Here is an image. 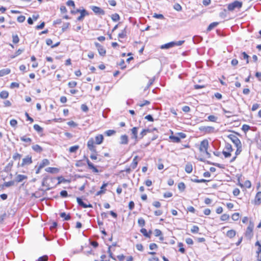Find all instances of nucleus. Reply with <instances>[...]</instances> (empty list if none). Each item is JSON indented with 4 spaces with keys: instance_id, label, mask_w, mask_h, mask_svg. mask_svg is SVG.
Returning a JSON list of instances; mask_svg holds the SVG:
<instances>
[{
    "instance_id": "4",
    "label": "nucleus",
    "mask_w": 261,
    "mask_h": 261,
    "mask_svg": "<svg viewBox=\"0 0 261 261\" xmlns=\"http://www.w3.org/2000/svg\"><path fill=\"white\" fill-rule=\"evenodd\" d=\"M199 129L200 131L207 134L216 133L217 132L214 127L210 126H201L199 127Z\"/></svg>"
},
{
    "instance_id": "17",
    "label": "nucleus",
    "mask_w": 261,
    "mask_h": 261,
    "mask_svg": "<svg viewBox=\"0 0 261 261\" xmlns=\"http://www.w3.org/2000/svg\"><path fill=\"white\" fill-rule=\"evenodd\" d=\"M151 132V130L149 129H144L140 133L139 135L138 136V139H141L143 138V137L145 136L147 133Z\"/></svg>"
},
{
    "instance_id": "21",
    "label": "nucleus",
    "mask_w": 261,
    "mask_h": 261,
    "mask_svg": "<svg viewBox=\"0 0 261 261\" xmlns=\"http://www.w3.org/2000/svg\"><path fill=\"white\" fill-rule=\"evenodd\" d=\"M138 156H135L133 159L132 164H130V168H132L133 169H135L138 165Z\"/></svg>"
},
{
    "instance_id": "8",
    "label": "nucleus",
    "mask_w": 261,
    "mask_h": 261,
    "mask_svg": "<svg viewBox=\"0 0 261 261\" xmlns=\"http://www.w3.org/2000/svg\"><path fill=\"white\" fill-rule=\"evenodd\" d=\"M95 45L97 48L99 54L102 56H105L106 50L105 48L98 42H95Z\"/></svg>"
},
{
    "instance_id": "5",
    "label": "nucleus",
    "mask_w": 261,
    "mask_h": 261,
    "mask_svg": "<svg viewBox=\"0 0 261 261\" xmlns=\"http://www.w3.org/2000/svg\"><path fill=\"white\" fill-rule=\"evenodd\" d=\"M227 137L233 142L236 146L242 145L241 141L236 135L230 134L228 135Z\"/></svg>"
},
{
    "instance_id": "41",
    "label": "nucleus",
    "mask_w": 261,
    "mask_h": 261,
    "mask_svg": "<svg viewBox=\"0 0 261 261\" xmlns=\"http://www.w3.org/2000/svg\"><path fill=\"white\" fill-rule=\"evenodd\" d=\"M116 133V131L112 129H109L108 130H106L105 132V135H106L107 136H111L113 135H114Z\"/></svg>"
},
{
    "instance_id": "6",
    "label": "nucleus",
    "mask_w": 261,
    "mask_h": 261,
    "mask_svg": "<svg viewBox=\"0 0 261 261\" xmlns=\"http://www.w3.org/2000/svg\"><path fill=\"white\" fill-rule=\"evenodd\" d=\"M88 148L94 153H97L95 146L94 145V141L92 138H91L87 142Z\"/></svg>"
},
{
    "instance_id": "35",
    "label": "nucleus",
    "mask_w": 261,
    "mask_h": 261,
    "mask_svg": "<svg viewBox=\"0 0 261 261\" xmlns=\"http://www.w3.org/2000/svg\"><path fill=\"white\" fill-rule=\"evenodd\" d=\"M218 24V22H214L213 23H211L208 27L207 28V31H211L213 28L216 27Z\"/></svg>"
},
{
    "instance_id": "55",
    "label": "nucleus",
    "mask_w": 261,
    "mask_h": 261,
    "mask_svg": "<svg viewBox=\"0 0 261 261\" xmlns=\"http://www.w3.org/2000/svg\"><path fill=\"white\" fill-rule=\"evenodd\" d=\"M173 8L175 10H176L177 11H180L182 9L181 6L178 3L175 4L174 5Z\"/></svg>"
},
{
    "instance_id": "32",
    "label": "nucleus",
    "mask_w": 261,
    "mask_h": 261,
    "mask_svg": "<svg viewBox=\"0 0 261 261\" xmlns=\"http://www.w3.org/2000/svg\"><path fill=\"white\" fill-rule=\"evenodd\" d=\"M45 171L49 173H55L58 171V169L54 167H48L45 169Z\"/></svg>"
},
{
    "instance_id": "16",
    "label": "nucleus",
    "mask_w": 261,
    "mask_h": 261,
    "mask_svg": "<svg viewBox=\"0 0 261 261\" xmlns=\"http://www.w3.org/2000/svg\"><path fill=\"white\" fill-rule=\"evenodd\" d=\"M140 232L146 238H150V234L152 232L151 230H149V232H147V230L145 228H142L140 230Z\"/></svg>"
},
{
    "instance_id": "40",
    "label": "nucleus",
    "mask_w": 261,
    "mask_h": 261,
    "mask_svg": "<svg viewBox=\"0 0 261 261\" xmlns=\"http://www.w3.org/2000/svg\"><path fill=\"white\" fill-rule=\"evenodd\" d=\"M202 40V38L200 36H194L193 37V42L194 43H198Z\"/></svg>"
},
{
    "instance_id": "63",
    "label": "nucleus",
    "mask_w": 261,
    "mask_h": 261,
    "mask_svg": "<svg viewBox=\"0 0 261 261\" xmlns=\"http://www.w3.org/2000/svg\"><path fill=\"white\" fill-rule=\"evenodd\" d=\"M21 154L18 153H15L13 156V159L14 160H17V159H20L21 158Z\"/></svg>"
},
{
    "instance_id": "11",
    "label": "nucleus",
    "mask_w": 261,
    "mask_h": 261,
    "mask_svg": "<svg viewBox=\"0 0 261 261\" xmlns=\"http://www.w3.org/2000/svg\"><path fill=\"white\" fill-rule=\"evenodd\" d=\"M32 163V157L28 155L25 158L22 159V162L21 163V166L22 167L24 166L25 165H30Z\"/></svg>"
},
{
    "instance_id": "7",
    "label": "nucleus",
    "mask_w": 261,
    "mask_h": 261,
    "mask_svg": "<svg viewBox=\"0 0 261 261\" xmlns=\"http://www.w3.org/2000/svg\"><path fill=\"white\" fill-rule=\"evenodd\" d=\"M91 9L97 15H103L105 14V11L99 7L92 6Z\"/></svg>"
},
{
    "instance_id": "27",
    "label": "nucleus",
    "mask_w": 261,
    "mask_h": 261,
    "mask_svg": "<svg viewBox=\"0 0 261 261\" xmlns=\"http://www.w3.org/2000/svg\"><path fill=\"white\" fill-rule=\"evenodd\" d=\"M13 165V163L12 161L9 162L7 166L5 167L4 171L6 172H9Z\"/></svg>"
},
{
    "instance_id": "28",
    "label": "nucleus",
    "mask_w": 261,
    "mask_h": 261,
    "mask_svg": "<svg viewBox=\"0 0 261 261\" xmlns=\"http://www.w3.org/2000/svg\"><path fill=\"white\" fill-rule=\"evenodd\" d=\"M10 72V69L8 68L3 69L0 70V76L8 74Z\"/></svg>"
},
{
    "instance_id": "15",
    "label": "nucleus",
    "mask_w": 261,
    "mask_h": 261,
    "mask_svg": "<svg viewBox=\"0 0 261 261\" xmlns=\"http://www.w3.org/2000/svg\"><path fill=\"white\" fill-rule=\"evenodd\" d=\"M255 203L256 204L261 203V192H258L255 197Z\"/></svg>"
},
{
    "instance_id": "58",
    "label": "nucleus",
    "mask_w": 261,
    "mask_h": 261,
    "mask_svg": "<svg viewBox=\"0 0 261 261\" xmlns=\"http://www.w3.org/2000/svg\"><path fill=\"white\" fill-rule=\"evenodd\" d=\"M48 260V256L47 255H43L38 258V261H47Z\"/></svg>"
},
{
    "instance_id": "47",
    "label": "nucleus",
    "mask_w": 261,
    "mask_h": 261,
    "mask_svg": "<svg viewBox=\"0 0 261 261\" xmlns=\"http://www.w3.org/2000/svg\"><path fill=\"white\" fill-rule=\"evenodd\" d=\"M240 217V214L239 213H235L232 214L231 218L233 221H237L239 220Z\"/></svg>"
},
{
    "instance_id": "10",
    "label": "nucleus",
    "mask_w": 261,
    "mask_h": 261,
    "mask_svg": "<svg viewBox=\"0 0 261 261\" xmlns=\"http://www.w3.org/2000/svg\"><path fill=\"white\" fill-rule=\"evenodd\" d=\"M84 157L86 160V162L88 166V168L92 170L93 172L98 173L99 172L98 170L94 166V165L89 161L87 158H86L85 156Z\"/></svg>"
},
{
    "instance_id": "61",
    "label": "nucleus",
    "mask_w": 261,
    "mask_h": 261,
    "mask_svg": "<svg viewBox=\"0 0 261 261\" xmlns=\"http://www.w3.org/2000/svg\"><path fill=\"white\" fill-rule=\"evenodd\" d=\"M158 248V246L155 243H151L149 245V249L150 250H155Z\"/></svg>"
},
{
    "instance_id": "54",
    "label": "nucleus",
    "mask_w": 261,
    "mask_h": 261,
    "mask_svg": "<svg viewBox=\"0 0 261 261\" xmlns=\"http://www.w3.org/2000/svg\"><path fill=\"white\" fill-rule=\"evenodd\" d=\"M153 17L158 19H164V16L163 14L154 13L153 15Z\"/></svg>"
},
{
    "instance_id": "56",
    "label": "nucleus",
    "mask_w": 261,
    "mask_h": 261,
    "mask_svg": "<svg viewBox=\"0 0 261 261\" xmlns=\"http://www.w3.org/2000/svg\"><path fill=\"white\" fill-rule=\"evenodd\" d=\"M155 80V76H153L152 79L149 80V81L146 86V88H148L151 85H152Z\"/></svg>"
},
{
    "instance_id": "12",
    "label": "nucleus",
    "mask_w": 261,
    "mask_h": 261,
    "mask_svg": "<svg viewBox=\"0 0 261 261\" xmlns=\"http://www.w3.org/2000/svg\"><path fill=\"white\" fill-rule=\"evenodd\" d=\"M95 143L96 144L99 145L101 144L103 141V136L102 135H98L95 137Z\"/></svg>"
},
{
    "instance_id": "36",
    "label": "nucleus",
    "mask_w": 261,
    "mask_h": 261,
    "mask_svg": "<svg viewBox=\"0 0 261 261\" xmlns=\"http://www.w3.org/2000/svg\"><path fill=\"white\" fill-rule=\"evenodd\" d=\"M79 145H74L71 146L69 148V151L71 153L76 152V151L79 149Z\"/></svg>"
},
{
    "instance_id": "49",
    "label": "nucleus",
    "mask_w": 261,
    "mask_h": 261,
    "mask_svg": "<svg viewBox=\"0 0 261 261\" xmlns=\"http://www.w3.org/2000/svg\"><path fill=\"white\" fill-rule=\"evenodd\" d=\"M138 224L139 225V226L141 227L144 226L145 224V220L142 218H140L138 219Z\"/></svg>"
},
{
    "instance_id": "9",
    "label": "nucleus",
    "mask_w": 261,
    "mask_h": 261,
    "mask_svg": "<svg viewBox=\"0 0 261 261\" xmlns=\"http://www.w3.org/2000/svg\"><path fill=\"white\" fill-rule=\"evenodd\" d=\"M139 127H134L131 129V138L133 139H135V141H138V130Z\"/></svg>"
},
{
    "instance_id": "57",
    "label": "nucleus",
    "mask_w": 261,
    "mask_h": 261,
    "mask_svg": "<svg viewBox=\"0 0 261 261\" xmlns=\"http://www.w3.org/2000/svg\"><path fill=\"white\" fill-rule=\"evenodd\" d=\"M25 19V16H23V15H20V16H18V17H17V20L19 22H20V23H22V22H24V21Z\"/></svg>"
},
{
    "instance_id": "64",
    "label": "nucleus",
    "mask_w": 261,
    "mask_h": 261,
    "mask_svg": "<svg viewBox=\"0 0 261 261\" xmlns=\"http://www.w3.org/2000/svg\"><path fill=\"white\" fill-rule=\"evenodd\" d=\"M10 124L12 127H15L17 124V121L15 119H12L10 120Z\"/></svg>"
},
{
    "instance_id": "34",
    "label": "nucleus",
    "mask_w": 261,
    "mask_h": 261,
    "mask_svg": "<svg viewBox=\"0 0 261 261\" xmlns=\"http://www.w3.org/2000/svg\"><path fill=\"white\" fill-rule=\"evenodd\" d=\"M108 183H103L100 188L101 190L97 192L96 195H99L102 193H104L105 191L102 190V189L106 188L108 186Z\"/></svg>"
},
{
    "instance_id": "1",
    "label": "nucleus",
    "mask_w": 261,
    "mask_h": 261,
    "mask_svg": "<svg viewBox=\"0 0 261 261\" xmlns=\"http://www.w3.org/2000/svg\"><path fill=\"white\" fill-rule=\"evenodd\" d=\"M185 41L180 40L178 41H172L165 44L162 45L160 47L161 49H169L170 48L173 47L174 46H180L182 45Z\"/></svg>"
},
{
    "instance_id": "31",
    "label": "nucleus",
    "mask_w": 261,
    "mask_h": 261,
    "mask_svg": "<svg viewBox=\"0 0 261 261\" xmlns=\"http://www.w3.org/2000/svg\"><path fill=\"white\" fill-rule=\"evenodd\" d=\"M169 138L173 142L178 143L180 141V138L179 137L175 136H170Z\"/></svg>"
},
{
    "instance_id": "30",
    "label": "nucleus",
    "mask_w": 261,
    "mask_h": 261,
    "mask_svg": "<svg viewBox=\"0 0 261 261\" xmlns=\"http://www.w3.org/2000/svg\"><path fill=\"white\" fill-rule=\"evenodd\" d=\"M9 96V93L7 91H2L0 93V97L2 99H6L8 98Z\"/></svg>"
},
{
    "instance_id": "14",
    "label": "nucleus",
    "mask_w": 261,
    "mask_h": 261,
    "mask_svg": "<svg viewBox=\"0 0 261 261\" xmlns=\"http://www.w3.org/2000/svg\"><path fill=\"white\" fill-rule=\"evenodd\" d=\"M121 144H127L128 143V137L126 135H122L120 137Z\"/></svg>"
},
{
    "instance_id": "37",
    "label": "nucleus",
    "mask_w": 261,
    "mask_h": 261,
    "mask_svg": "<svg viewBox=\"0 0 261 261\" xmlns=\"http://www.w3.org/2000/svg\"><path fill=\"white\" fill-rule=\"evenodd\" d=\"M207 119L211 122H216L218 120V117L214 115H210L208 116Z\"/></svg>"
},
{
    "instance_id": "24",
    "label": "nucleus",
    "mask_w": 261,
    "mask_h": 261,
    "mask_svg": "<svg viewBox=\"0 0 261 261\" xmlns=\"http://www.w3.org/2000/svg\"><path fill=\"white\" fill-rule=\"evenodd\" d=\"M32 149L35 151H36L37 152H39V153L41 152L43 150L42 148L38 144L33 145L32 146Z\"/></svg>"
},
{
    "instance_id": "22",
    "label": "nucleus",
    "mask_w": 261,
    "mask_h": 261,
    "mask_svg": "<svg viewBox=\"0 0 261 261\" xmlns=\"http://www.w3.org/2000/svg\"><path fill=\"white\" fill-rule=\"evenodd\" d=\"M60 217L64 218V220L68 221L71 218L70 214H66L65 212L61 213L60 214Z\"/></svg>"
},
{
    "instance_id": "51",
    "label": "nucleus",
    "mask_w": 261,
    "mask_h": 261,
    "mask_svg": "<svg viewBox=\"0 0 261 261\" xmlns=\"http://www.w3.org/2000/svg\"><path fill=\"white\" fill-rule=\"evenodd\" d=\"M250 128V126L247 124H243L242 127V129L244 133H246Z\"/></svg>"
},
{
    "instance_id": "62",
    "label": "nucleus",
    "mask_w": 261,
    "mask_h": 261,
    "mask_svg": "<svg viewBox=\"0 0 261 261\" xmlns=\"http://www.w3.org/2000/svg\"><path fill=\"white\" fill-rule=\"evenodd\" d=\"M60 195L62 197H66L68 196V193L66 190H62L60 192Z\"/></svg>"
},
{
    "instance_id": "38",
    "label": "nucleus",
    "mask_w": 261,
    "mask_h": 261,
    "mask_svg": "<svg viewBox=\"0 0 261 261\" xmlns=\"http://www.w3.org/2000/svg\"><path fill=\"white\" fill-rule=\"evenodd\" d=\"M33 127H34V129L38 133H41V132H42V131H43V128L40 126H39L38 124H34Z\"/></svg>"
},
{
    "instance_id": "50",
    "label": "nucleus",
    "mask_w": 261,
    "mask_h": 261,
    "mask_svg": "<svg viewBox=\"0 0 261 261\" xmlns=\"http://www.w3.org/2000/svg\"><path fill=\"white\" fill-rule=\"evenodd\" d=\"M126 36L125 29L122 30V32L118 34V37L120 38H124Z\"/></svg>"
},
{
    "instance_id": "23",
    "label": "nucleus",
    "mask_w": 261,
    "mask_h": 261,
    "mask_svg": "<svg viewBox=\"0 0 261 261\" xmlns=\"http://www.w3.org/2000/svg\"><path fill=\"white\" fill-rule=\"evenodd\" d=\"M193 170V166L191 163H188L185 167V171L188 173L192 172Z\"/></svg>"
},
{
    "instance_id": "39",
    "label": "nucleus",
    "mask_w": 261,
    "mask_h": 261,
    "mask_svg": "<svg viewBox=\"0 0 261 261\" xmlns=\"http://www.w3.org/2000/svg\"><path fill=\"white\" fill-rule=\"evenodd\" d=\"M20 140L27 143H31L32 141V139L30 138H27L25 136L21 137Z\"/></svg>"
},
{
    "instance_id": "42",
    "label": "nucleus",
    "mask_w": 261,
    "mask_h": 261,
    "mask_svg": "<svg viewBox=\"0 0 261 261\" xmlns=\"http://www.w3.org/2000/svg\"><path fill=\"white\" fill-rule=\"evenodd\" d=\"M15 181L13 180L5 182L3 185V187H9L14 185Z\"/></svg>"
},
{
    "instance_id": "3",
    "label": "nucleus",
    "mask_w": 261,
    "mask_h": 261,
    "mask_svg": "<svg viewBox=\"0 0 261 261\" xmlns=\"http://www.w3.org/2000/svg\"><path fill=\"white\" fill-rule=\"evenodd\" d=\"M243 3L241 2L235 1L233 2L230 3L227 6V9L229 11H232L236 9L239 10L242 7Z\"/></svg>"
},
{
    "instance_id": "2",
    "label": "nucleus",
    "mask_w": 261,
    "mask_h": 261,
    "mask_svg": "<svg viewBox=\"0 0 261 261\" xmlns=\"http://www.w3.org/2000/svg\"><path fill=\"white\" fill-rule=\"evenodd\" d=\"M208 142L207 140L205 139L202 141L199 146V150L201 152H204L208 157H210L211 154L208 152Z\"/></svg>"
},
{
    "instance_id": "60",
    "label": "nucleus",
    "mask_w": 261,
    "mask_h": 261,
    "mask_svg": "<svg viewBox=\"0 0 261 261\" xmlns=\"http://www.w3.org/2000/svg\"><path fill=\"white\" fill-rule=\"evenodd\" d=\"M162 234V231L158 229H155L154 230V235L155 237H159Z\"/></svg>"
},
{
    "instance_id": "44",
    "label": "nucleus",
    "mask_w": 261,
    "mask_h": 261,
    "mask_svg": "<svg viewBox=\"0 0 261 261\" xmlns=\"http://www.w3.org/2000/svg\"><path fill=\"white\" fill-rule=\"evenodd\" d=\"M236 147H237V150L235 152V156H237L241 152L242 149V145H240L238 146H236Z\"/></svg>"
},
{
    "instance_id": "59",
    "label": "nucleus",
    "mask_w": 261,
    "mask_h": 261,
    "mask_svg": "<svg viewBox=\"0 0 261 261\" xmlns=\"http://www.w3.org/2000/svg\"><path fill=\"white\" fill-rule=\"evenodd\" d=\"M81 109L83 112H87L88 111L89 108L86 105L82 104L81 105Z\"/></svg>"
},
{
    "instance_id": "25",
    "label": "nucleus",
    "mask_w": 261,
    "mask_h": 261,
    "mask_svg": "<svg viewBox=\"0 0 261 261\" xmlns=\"http://www.w3.org/2000/svg\"><path fill=\"white\" fill-rule=\"evenodd\" d=\"M236 231L231 229L228 230L226 233V236L227 237L229 238H232L236 236Z\"/></svg>"
},
{
    "instance_id": "33",
    "label": "nucleus",
    "mask_w": 261,
    "mask_h": 261,
    "mask_svg": "<svg viewBox=\"0 0 261 261\" xmlns=\"http://www.w3.org/2000/svg\"><path fill=\"white\" fill-rule=\"evenodd\" d=\"M111 18L114 21H117L120 20V18L118 14L115 13L111 15Z\"/></svg>"
},
{
    "instance_id": "13",
    "label": "nucleus",
    "mask_w": 261,
    "mask_h": 261,
    "mask_svg": "<svg viewBox=\"0 0 261 261\" xmlns=\"http://www.w3.org/2000/svg\"><path fill=\"white\" fill-rule=\"evenodd\" d=\"M80 13H81V15L77 18V20L78 21H81V20H83V19L86 15H88V12L85 9L82 10L81 11Z\"/></svg>"
},
{
    "instance_id": "18",
    "label": "nucleus",
    "mask_w": 261,
    "mask_h": 261,
    "mask_svg": "<svg viewBox=\"0 0 261 261\" xmlns=\"http://www.w3.org/2000/svg\"><path fill=\"white\" fill-rule=\"evenodd\" d=\"M253 228V225L250 224L246 231V236H251L252 234V230Z\"/></svg>"
},
{
    "instance_id": "46",
    "label": "nucleus",
    "mask_w": 261,
    "mask_h": 261,
    "mask_svg": "<svg viewBox=\"0 0 261 261\" xmlns=\"http://www.w3.org/2000/svg\"><path fill=\"white\" fill-rule=\"evenodd\" d=\"M225 148L226 150H227V151L230 152L233 151L231 145L228 143L225 144Z\"/></svg>"
},
{
    "instance_id": "19",
    "label": "nucleus",
    "mask_w": 261,
    "mask_h": 261,
    "mask_svg": "<svg viewBox=\"0 0 261 261\" xmlns=\"http://www.w3.org/2000/svg\"><path fill=\"white\" fill-rule=\"evenodd\" d=\"M50 162L48 159H44L40 163V168H43L44 167L49 165Z\"/></svg>"
},
{
    "instance_id": "29",
    "label": "nucleus",
    "mask_w": 261,
    "mask_h": 261,
    "mask_svg": "<svg viewBox=\"0 0 261 261\" xmlns=\"http://www.w3.org/2000/svg\"><path fill=\"white\" fill-rule=\"evenodd\" d=\"M249 56L244 51L241 53L240 58L241 59L246 60L247 63H249Z\"/></svg>"
},
{
    "instance_id": "48",
    "label": "nucleus",
    "mask_w": 261,
    "mask_h": 261,
    "mask_svg": "<svg viewBox=\"0 0 261 261\" xmlns=\"http://www.w3.org/2000/svg\"><path fill=\"white\" fill-rule=\"evenodd\" d=\"M199 227L196 226V225H194L193 226V227H192L191 229V232L192 233H198V231H199Z\"/></svg>"
},
{
    "instance_id": "26",
    "label": "nucleus",
    "mask_w": 261,
    "mask_h": 261,
    "mask_svg": "<svg viewBox=\"0 0 261 261\" xmlns=\"http://www.w3.org/2000/svg\"><path fill=\"white\" fill-rule=\"evenodd\" d=\"M76 201L79 205H80L81 206H82L84 208H87V204L84 203L83 202V200L81 198L77 197L76 198Z\"/></svg>"
},
{
    "instance_id": "45",
    "label": "nucleus",
    "mask_w": 261,
    "mask_h": 261,
    "mask_svg": "<svg viewBox=\"0 0 261 261\" xmlns=\"http://www.w3.org/2000/svg\"><path fill=\"white\" fill-rule=\"evenodd\" d=\"M178 188L180 191H183L185 190V189L186 188V186L184 182H181L178 184Z\"/></svg>"
},
{
    "instance_id": "43",
    "label": "nucleus",
    "mask_w": 261,
    "mask_h": 261,
    "mask_svg": "<svg viewBox=\"0 0 261 261\" xmlns=\"http://www.w3.org/2000/svg\"><path fill=\"white\" fill-rule=\"evenodd\" d=\"M12 41L15 44L19 42V39L17 35L16 34L12 35Z\"/></svg>"
},
{
    "instance_id": "52",
    "label": "nucleus",
    "mask_w": 261,
    "mask_h": 261,
    "mask_svg": "<svg viewBox=\"0 0 261 261\" xmlns=\"http://www.w3.org/2000/svg\"><path fill=\"white\" fill-rule=\"evenodd\" d=\"M76 85H77V83L75 81L69 82L68 84V87L71 88L75 87Z\"/></svg>"
},
{
    "instance_id": "53",
    "label": "nucleus",
    "mask_w": 261,
    "mask_h": 261,
    "mask_svg": "<svg viewBox=\"0 0 261 261\" xmlns=\"http://www.w3.org/2000/svg\"><path fill=\"white\" fill-rule=\"evenodd\" d=\"M229 218V216L228 214H224L221 216V220L222 221H226L228 220Z\"/></svg>"
},
{
    "instance_id": "20",
    "label": "nucleus",
    "mask_w": 261,
    "mask_h": 261,
    "mask_svg": "<svg viewBox=\"0 0 261 261\" xmlns=\"http://www.w3.org/2000/svg\"><path fill=\"white\" fill-rule=\"evenodd\" d=\"M27 178V176L24 175L18 174L17 175L16 177V180L18 182H20L22 181L24 179H26Z\"/></svg>"
}]
</instances>
